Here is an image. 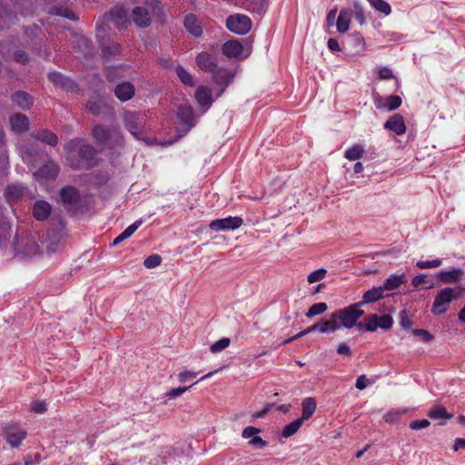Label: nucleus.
I'll use <instances>...</instances> for the list:
<instances>
[{"instance_id": "1", "label": "nucleus", "mask_w": 465, "mask_h": 465, "mask_svg": "<svg viewBox=\"0 0 465 465\" xmlns=\"http://www.w3.org/2000/svg\"><path fill=\"white\" fill-rule=\"evenodd\" d=\"M64 242V234H14L12 247L16 253L30 257L55 252Z\"/></svg>"}, {"instance_id": "2", "label": "nucleus", "mask_w": 465, "mask_h": 465, "mask_svg": "<svg viewBox=\"0 0 465 465\" xmlns=\"http://www.w3.org/2000/svg\"><path fill=\"white\" fill-rule=\"evenodd\" d=\"M59 203L71 216L85 218L94 212V202L90 194L81 193L73 185H65L59 190Z\"/></svg>"}, {"instance_id": "3", "label": "nucleus", "mask_w": 465, "mask_h": 465, "mask_svg": "<svg viewBox=\"0 0 465 465\" xmlns=\"http://www.w3.org/2000/svg\"><path fill=\"white\" fill-rule=\"evenodd\" d=\"M66 160L74 170H89L97 164L96 150L81 138H74L64 145Z\"/></svg>"}, {"instance_id": "4", "label": "nucleus", "mask_w": 465, "mask_h": 465, "mask_svg": "<svg viewBox=\"0 0 465 465\" xmlns=\"http://www.w3.org/2000/svg\"><path fill=\"white\" fill-rule=\"evenodd\" d=\"M92 136L94 141L110 149L122 147L124 144L123 134L116 128H108L102 124H95L92 130Z\"/></svg>"}, {"instance_id": "5", "label": "nucleus", "mask_w": 465, "mask_h": 465, "mask_svg": "<svg viewBox=\"0 0 465 465\" xmlns=\"http://www.w3.org/2000/svg\"><path fill=\"white\" fill-rule=\"evenodd\" d=\"M123 122L125 129L138 141H144L143 132L146 124V115L138 112L125 111L123 114Z\"/></svg>"}, {"instance_id": "6", "label": "nucleus", "mask_w": 465, "mask_h": 465, "mask_svg": "<svg viewBox=\"0 0 465 465\" xmlns=\"http://www.w3.org/2000/svg\"><path fill=\"white\" fill-rule=\"evenodd\" d=\"M3 438L13 449L19 448L26 439L28 432L17 422H10L3 427Z\"/></svg>"}, {"instance_id": "7", "label": "nucleus", "mask_w": 465, "mask_h": 465, "mask_svg": "<svg viewBox=\"0 0 465 465\" xmlns=\"http://www.w3.org/2000/svg\"><path fill=\"white\" fill-rule=\"evenodd\" d=\"M334 314L341 327L350 329L358 324L357 321L364 314V311L359 307V304L353 303L334 312Z\"/></svg>"}, {"instance_id": "8", "label": "nucleus", "mask_w": 465, "mask_h": 465, "mask_svg": "<svg viewBox=\"0 0 465 465\" xmlns=\"http://www.w3.org/2000/svg\"><path fill=\"white\" fill-rule=\"evenodd\" d=\"M460 295V292L455 293L452 288L442 289L435 297L431 312L435 315L446 312L451 301L458 299Z\"/></svg>"}, {"instance_id": "9", "label": "nucleus", "mask_w": 465, "mask_h": 465, "mask_svg": "<svg viewBox=\"0 0 465 465\" xmlns=\"http://www.w3.org/2000/svg\"><path fill=\"white\" fill-rule=\"evenodd\" d=\"M225 24L229 31L242 35L249 33L252 25L251 18L242 14L228 16Z\"/></svg>"}, {"instance_id": "10", "label": "nucleus", "mask_w": 465, "mask_h": 465, "mask_svg": "<svg viewBox=\"0 0 465 465\" xmlns=\"http://www.w3.org/2000/svg\"><path fill=\"white\" fill-rule=\"evenodd\" d=\"M177 118L183 127V134H187L196 124L193 108L189 104L179 105Z\"/></svg>"}, {"instance_id": "11", "label": "nucleus", "mask_w": 465, "mask_h": 465, "mask_svg": "<svg viewBox=\"0 0 465 465\" xmlns=\"http://www.w3.org/2000/svg\"><path fill=\"white\" fill-rule=\"evenodd\" d=\"M48 80L58 88L66 92L76 93L79 91V86L76 82L63 74L60 72H51L48 74Z\"/></svg>"}, {"instance_id": "12", "label": "nucleus", "mask_w": 465, "mask_h": 465, "mask_svg": "<svg viewBox=\"0 0 465 465\" xmlns=\"http://www.w3.org/2000/svg\"><path fill=\"white\" fill-rule=\"evenodd\" d=\"M19 151L24 163L28 166H35L42 153V150L36 143H25L20 146Z\"/></svg>"}, {"instance_id": "13", "label": "nucleus", "mask_w": 465, "mask_h": 465, "mask_svg": "<svg viewBox=\"0 0 465 465\" xmlns=\"http://www.w3.org/2000/svg\"><path fill=\"white\" fill-rule=\"evenodd\" d=\"M59 172V164L53 160H49L34 173V177L39 182L51 181L58 176Z\"/></svg>"}, {"instance_id": "14", "label": "nucleus", "mask_w": 465, "mask_h": 465, "mask_svg": "<svg viewBox=\"0 0 465 465\" xmlns=\"http://www.w3.org/2000/svg\"><path fill=\"white\" fill-rule=\"evenodd\" d=\"M243 223V220L241 217L235 216V217H226L223 219H217L214 221H212L208 227L212 231H222V230H236L241 227V225Z\"/></svg>"}, {"instance_id": "15", "label": "nucleus", "mask_w": 465, "mask_h": 465, "mask_svg": "<svg viewBox=\"0 0 465 465\" xmlns=\"http://www.w3.org/2000/svg\"><path fill=\"white\" fill-rule=\"evenodd\" d=\"M195 62L201 70L209 73L215 70L218 64L217 59L207 52L199 53L195 58Z\"/></svg>"}, {"instance_id": "16", "label": "nucleus", "mask_w": 465, "mask_h": 465, "mask_svg": "<svg viewBox=\"0 0 465 465\" xmlns=\"http://www.w3.org/2000/svg\"><path fill=\"white\" fill-rule=\"evenodd\" d=\"M135 94L134 85L130 82H123L114 87V95L121 102H127L131 100Z\"/></svg>"}, {"instance_id": "17", "label": "nucleus", "mask_w": 465, "mask_h": 465, "mask_svg": "<svg viewBox=\"0 0 465 465\" xmlns=\"http://www.w3.org/2000/svg\"><path fill=\"white\" fill-rule=\"evenodd\" d=\"M12 130L16 134H23L29 129V120L26 115L17 113L9 117Z\"/></svg>"}, {"instance_id": "18", "label": "nucleus", "mask_w": 465, "mask_h": 465, "mask_svg": "<svg viewBox=\"0 0 465 465\" xmlns=\"http://www.w3.org/2000/svg\"><path fill=\"white\" fill-rule=\"evenodd\" d=\"M222 52L228 58H237L242 54L243 47L238 40H229L223 45Z\"/></svg>"}, {"instance_id": "19", "label": "nucleus", "mask_w": 465, "mask_h": 465, "mask_svg": "<svg viewBox=\"0 0 465 465\" xmlns=\"http://www.w3.org/2000/svg\"><path fill=\"white\" fill-rule=\"evenodd\" d=\"M52 211L50 203L45 200H38L35 202L33 207V215L38 221L46 220Z\"/></svg>"}, {"instance_id": "20", "label": "nucleus", "mask_w": 465, "mask_h": 465, "mask_svg": "<svg viewBox=\"0 0 465 465\" xmlns=\"http://www.w3.org/2000/svg\"><path fill=\"white\" fill-rule=\"evenodd\" d=\"M183 25L186 31L194 37H200L203 34L201 23L193 14H189L184 17Z\"/></svg>"}, {"instance_id": "21", "label": "nucleus", "mask_w": 465, "mask_h": 465, "mask_svg": "<svg viewBox=\"0 0 465 465\" xmlns=\"http://www.w3.org/2000/svg\"><path fill=\"white\" fill-rule=\"evenodd\" d=\"M384 128L394 132L398 135L403 134L406 132L403 117L399 114L391 116L384 124Z\"/></svg>"}, {"instance_id": "22", "label": "nucleus", "mask_w": 465, "mask_h": 465, "mask_svg": "<svg viewBox=\"0 0 465 465\" xmlns=\"http://www.w3.org/2000/svg\"><path fill=\"white\" fill-rule=\"evenodd\" d=\"M212 73L214 83L223 88L227 87L233 79V74L225 68L217 66Z\"/></svg>"}, {"instance_id": "23", "label": "nucleus", "mask_w": 465, "mask_h": 465, "mask_svg": "<svg viewBox=\"0 0 465 465\" xmlns=\"http://www.w3.org/2000/svg\"><path fill=\"white\" fill-rule=\"evenodd\" d=\"M133 19L139 27H147L151 24L150 15L143 6H136L133 9Z\"/></svg>"}, {"instance_id": "24", "label": "nucleus", "mask_w": 465, "mask_h": 465, "mask_svg": "<svg viewBox=\"0 0 465 465\" xmlns=\"http://www.w3.org/2000/svg\"><path fill=\"white\" fill-rule=\"evenodd\" d=\"M194 97L198 104L203 107L209 108L213 104L212 92L206 86L201 85L197 87Z\"/></svg>"}, {"instance_id": "25", "label": "nucleus", "mask_w": 465, "mask_h": 465, "mask_svg": "<svg viewBox=\"0 0 465 465\" xmlns=\"http://www.w3.org/2000/svg\"><path fill=\"white\" fill-rule=\"evenodd\" d=\"M407 282L406 276L404 273H401L400 275H391L390 278H388L383 286H380V299L382 298V292L384 290L387 291H392L397 289L401 283H404Z\"/></svg>"}, {"instance_id": "26", "label": "nucleus", "mask_w": 465, "mask_h": 465, "mask_svg": "<svg viewBox=\"0 0 465 465\" xmlns=\"http://www.w3.org/2000/svg\"><path fill=\"white\" fill-rule=\"evenodd\" d=\"M13 103L22 109H29L33 105V97L24 91H17L11 95Z\"/></svg>"}, {"instance_id": "27", "label": "nucleus", "mask_w": 465, "mask_h": 465, "mask_svg": "<svg viewBox=\"0 0 465 465\" xmlns=\"http://www.w3.org/2000/svg\"><path fill=\"white\" fill-rule=\"evenodd\" d=\"M352 11L341 9L336 21V26L339 33H346L350 28Z\"/></svg>"}, {"instance_id": "28", "label": "nucleus", "mask_w": 465, "mask_h": 465, "mask_svg": "<svg viewBox=\"0 0 465 465\" xmlns=\"http://www.w3.org/2000/svg\"><path fill=\"white\" fill-rule=\"evenodd\" d=\"M26 190V187L21 184H9L5 191V198L10 202L17 201L25 195Z\"/></svg>"}, {"instance_id": "29", "label": "nucleus", "mask_w": 465, "mask_h": 465, "mask_svg": "<svg viewBox=\"0 0 465 465\" xmlns=\"http://www.w3.org/2000/svg\"><path fill=\"white\" fill-rule=\"evenodd\" d=\"M302 413L300 418L303 422L310 420L316 411V401L312 397H307L302 401Z\"/></svg>"}, {"instance_id": "30", "label": "nucleus", "mask_w": 465, "mask_h": 465, "mask_svg": "<svg viewBox=\"0 0 465 465\" xmlns=\"http://www.w3.org/2000/svg\"><path fill=\"white\" fill-rule=\"evenodd\" d=\"M32 136H34L36 141L47 143L53 147H54L58 143L57 135L47 129H43L39 131L37 134H32Z\"/></svg>"}, {"instance_id": "31", "label": "nucleus", "mask_w": 465, "mask_h": 465, "mask_svg": "<svg viewBox=\"0 0 465 465\" xmlns=\"http://www.w3.org/2000/svg\"><path fill=\"white\" fill-rule=\"evenodd\" d=\"M463 275V271L460 269H453L451 271L440 272L438 273L437 278L443 283L457 282Z\"/></svg>"}, {"instance_id": "32", "label": "nucleus", "mask_w": 465, "mask_h": 465, "mask_svg": "<svg viewBox=\"0 0 465 465\" xmlns=\"http://www.w3.org/2000/svg\"><path fill=\"white\" fill-rule=\"evenodd\" d=\"M320 322V332L321 333H331L341 328L334 312L330 316L329 320H322Z\"/></svg>"}, {"instance_id": "33", "label": "nucleus", "mask_w": 465, "mask_h": 465, "mask_svg": "<svg viewBox=\"0 0 465 465\" xmlns=\"http://www.w3.org/2000/svg\"><path fill=\"white\" fill-rule=\"evenodd\" d=\"M268 8V0H247L246 9L250 12L262 15Z\"/></svg>"}, {"instance_id": "34", "label": "nucleus", "mask_w": 465, "mask_h": 465, "mask_svg": "<svg viewBox=\"0 0 465 465\" xmlns=\"http://www.w3.org/2000/svg\"><path fill=\"white\" fill-rule=\"evenodd\" d=\"M364 152V147L356 143L344 152V157L350 161H356L363 156Z\"/></svg>"}, {"instance_id": "35", "label": "nucleus", "mask_w": 465, "mask_h": 465, "mask_svg": "<svg viewBox=\"0 0 465 465\" xmlns=\"http://www.w3.org/2000/svg\"><path fill=\"white\" fill-rule=\"evenodd\" d=\"M303 421L301 419H296L288 425H286L282 430V436L284 438H290L293 436L298 430L302 427Z\"/></svg>"}, {"instance_id": "36", "label": "nucleus", "mask_w": 465, "mask_h": 465, "mask_svg": "<svg viewBox=\"0 0 465 465\" xmlns=\"http://www.w3.org/2000/svg\"><path fill=\"white\" fill-rule=\"evenodd\" d=\"M176 74L180 81L187 86H193L194 85V80L193 75L187 72L182 65H178L175 68Z\"/></svg>"}, {"instance_id": "37", "label": "nucleus", "mask_w": 465, "mask_h": 465, "mask_svg": "<svg viewBox=\"0 0 465 465\" xmlns=\"http://www.w3.org/2000/svg\"><path fill=\"white\" fill-rule=\"evenodd\" d=\"M378 301V287L373 286L371 290L365 292L362 296V300L359 302H356V304H359V307L371 303L375 302Z\"/></svg>"}, {"instance_id": "38", "label": "nucleus", "mask_w": 465, "mask_h": 465, "mask_svg": "<svg viewBox=\"0 0 465 465\" xmlns=\"http://www.w3.org/2000/svg\"><path fill=\"white\" fill-rule=\"evenodd\" d=\"M121 45L116 42H113L107 45L102 46V54L104 58L109 59L121 52Z\"/></svg>"}, {"instance_id": "39", "label": "nucleus", "mask_w": 465, "mask_h": 465, "mask_svg": "<svg viewBox=\"0 0 465 465\" xmlns=\"http://www.w3.org/2000/svg\"><path fill=\"white\" fill-rule=\"evenodd\" d=\"M367 322H359L357 324L358 328L361 331H373L378 329V314L374 313L371 317H369Z\"/></svg>"}, {"instance_id": "40", "label": "nucleus", "mask_w": 465, "mask_h": 465, "mask_svg": "<svg viewBox=\"0 0 465 465\" xmlns=\"http://www.w3.org/2000/svg\"><path fill=\"white\" fill-rule=\"evenodd\" d=\"M401 104V98L399 95H390L386 97L382 103V107L389 111H392L400 107Z\"/></svg>"}, {"instance_id": "41", "label": "nucleus", "mask_w": 465, "mask_h": 465, "mask_svg": "<svg viewBox=\"0 0 465 465\" xmlns=\"http://www.w3.org/2000/svg\"><path fill=\"white\" fill-rule=\"evenodd\" d=\"M428 416L430 419H435V420L440 419V418H445V419L450 420L453 417L452 414H449L446 411V409L443 406H436L435 408L431 409L429 411Z\"/></svg>"}, {"instance_id": "42", "label": "nucleus", "mask_w": 465, "mask_h": 465, "mask_svg": "<svg viewBox=\"0 0 465 465\" xmlns=\"http://www.w3.org/2000/svg\"><path fill=\"white\" fill-rule=\"evenodd\" d=\"M91 181L95 186H103L109 181V173L104 171H98L92 173Z\"/></svg>"}, {"instance_id": "43", "label": "nucleus", "mask_w": 465, "mask_h": 465, "mask_svg": "<svg viewBox=\"0 0 465 465\" xmlns=\"http://www.w3.org/2000/svg\"><path fill=\"white\" fill-rule=\"evenodd\" d=\"M327 304L325 302H318L310 307L308 312L305 313L306 317L312 318L317 315H321L327 311Z\"/></svg>"}, {"instance_id": "44", "label": "nucleus", "mask_w": 465, "mask_h": 465, "mask_svg": "<svg viewBox=\"0 0 465 465\" xmlns=\"http://www.w3.org/2000/svg\"><path fill=\"white\" fill-rule=\"evenodd\" d=\"M314 331H320V322H318L317 323L306 328L305 330L300 331L299 333L290 337L289 339L285 340L284 341H282V344H286V343H289L291 341H293L301 337H303Z\"/></svg>"}, {"instance_id": "45", "label": "nucleus", "mask_w": 465, "mask_h": 465, "mask_svg": "<svg viewBox=\"0 0 465 465\" xmlns=\"http://www.w3.org/2000/svg\"><path fill=\"white\" fill-rule=\"evenodd\" d=\"M51 13L53 15H55L58 16L65 17L72 21H75L77 19L76 15H74V13L73 11L69 10L68 8H64V7H54V8H52Z\"/></svg>"}, {"instance_id": "46", "label": "nucleus", "mask_w": 465, "mask_h": 465, "mask_svg": "<svg viewBox=\"0 0 465 465\" xmlns=\"http://www.w3.org/2000/svg\"><path fill=\"white\" fill-rule=\"evenodd\" d=\"M231 343V340L229 338H222L218 341H216L214 343H213L210 346V351L213 353H217L219 351H222L223 350L226 349Z\"/></svg>"}, {"instance_id": "47", "label": "nucleus", "mask_w": 465, "mask_h": 465, "mask_svg": "<svg viewBox=\"0 0 465 465\" xmlns=\"http://www.w3.org/2000/svg\"><path fill=\"white\" fill-rule=\"evenodd\" d=\"M30 411L35 414H44L47 411V404L45 401H34L30 404Z\"/></svg>"}, {"instance_id": "48", "label": "nucleus", "mask_w": 465, "mask_h": 465, "mask_svg": "<svg viewBox=\"0 0 465 465\" xmlns=\"http://www.w3.org/2000/svg\"><path fill=\"white\" fill-rule=\"evenodd\" d=\"M161 262L162 257L159 254H153L144 259L143 265L146 269H153L159 266Z\"/></svg>"}, {"instance_id": "49", "label": "nucleus", "mask_w": 465, "mask_h": 465, "mask_svg": "<svg viewBox=\"0 0 465 465\" xmlns=\"http://www.w3.org/2000/svg\"><path fill=\"white\" fill-rule=\"evenodd\" d=\"M327 271L323 268L317 269L308 275V282L310 283L317 282L326 276Z\"/></svg>"}, {"instance_id": "50", "label": "nucleus", "mask_w": 465, "mask_h": 465, "mask_svg": "<svg viewBox=\"0 0 465 465\" xmlns=\"http://www.w3.org/2000/svg\"><path fill=\"white\" fill-rule=\"evenodd\" d=\"M86 110L94 115H99L102 113V104L96 101H89L86 104Z\"/></svg>"}, {"instance_id": "51", "label": "nucleus", "mask_w": 465, "mask_h": 465, "mask_svg": "<svg viewBox=\"0 0 465 465\" xmlns=\"http://www.w3.org/2000/svg\"><path fill=\"white\" fill-rule=\"evenodd\" d=\"M145 5L156 15H159L163 11V6L159 0H145Z\"/></svg>"}, {"instance_id": "52", "label": "nucleus", "mask_w": 465, "mask_h": 465, "mask_svg": "<svg viewBox=\"0 0 465 465\" xmlns=\"http://www.w3.org/2000/svg\"><path fill=\"white\" fill-rule=\"evenodd\" d=\"M353 8H354V15H355L356 20L361 25H362L365 21L364 11H363L362 7L361 6V5L359 3L355 2L353 5Z\"/></svg>"}, {"instance_id": "53", "label": "nucleus", "mask_w": 465, "mask_h": 465, "mask_svg": "<svg viewBox=\"0 0 465 465\" xmlns=\"http://www.w3.org/2000/svg\"><path fill=\"white\" fill-rule=\"evenodd\" d=\"M441 264V261L440 259H436L433 261H428V262H422L420 261L417 262V266L420 269H427V268H435Z\"/></svg>"}, {"instance_id": "54", "label": "nucleus", "mask_w": 465, "mask_h": 465, "mask_svg": "<svg viewBox=\"0 0 465 465\" xmlns=\"http://www.w3.org/2000/svg\"><path fill=\"white\" fill-rule=\"evenodd\" d=\"M412 333L420 336L424 341H430L433 339V335L423 329H413Z\"/></svg>"}, {"instance_id": "55", "label": "nucleus", "mask_w": 465, "mask_h": 465, "mask_svg": "<svg viewBox=\"0 0 465 465\" xmlns=\"http://www.w3.org/2000/svg\"><path fill=\"white\" fill-rule=\"evenodd\" d=\"M380 79H394L395 85L398 86V80L395 78L392 71L390 68H380Z\"/></svg>"}, {"instance_id": "56", "label": "nucleus", "mask_w": 465, "mask_h": 465, "mask_svg": "<svg viewBox=\"0 0 465 465\" xmlns=\"http://www.w3.org/2000/svg\"><path fill=\"white\" fill-rule=\"evenodd\" d=\"M392 322V318L390 315H380V329L388 330L391 327Z\"/></svg>"}, {"instance_id": "57", "label": "nucleus", "mask_w": 465, "mask_h": 465, "mask_svg": "<svg viewBox=\"0 0 465 465\" xmlns=\"http://www.w3.org/2000/svg\"><path fill=\"white\" fill-rule=\"evenodd\" d=\"M14 60L22 64H25L28 63V55L23 50H18L14 54Z\"/></svg>"}, {"instance_id": "58", "label": "nucleus", "mask_w": 465, "mask_h": 465, "mask_svg": "<svg viewBox=\"0 0 465 465\" xmlns=\"http://www.w3.org/2000/svg\"><path fill=\"white\" fill-rule=\"evenodd\" d=\"M190 387H178L173 388L166 392V396L170 399L181 396L183 392L188 391Z\"/></svg>"}, {"instance_id": "59", "label": "nucleus", "mask_w": 465, "mask_h": 465, "mask_svg": "<svg viewBox=\"0 0 465 465\" xmlns=\"http://www.w3.org/2000/svg\"><path fill=\"white\" fill-rule=\"evenodd\" d=\"M261 430L255 427H252V426H249V427H246L243 430H242V438L244 439H252L253 438L256 434H258Z\"/></svg>"}, {"instance_id": "60", "label": "nucleus", "mask_w": 465, "mask_h": 465, "mask_svg": "<svg viewBox=\"0 0 465 465\" xmlns=\"http://www.w3.org/2000/svg\"><path fill=\"white\" fill-rule=\"evenodd\" d=\"M371 383V382L369 381V379H367L365 375H361L356 380L355 387L358 390L362 391Z\"/></svg>"}, {"instance_id": "61", "label": "nucleus", "mask_w": 465, "mask_h": 465, "mask_svg": "<svg viewBox=\"0 0 465 465\" xmlns=\"http://www.w3.org/2000/svg\"><path fill=\"white\" fill-rule=\"evenodd\" d=\"M429 425L430 421L428 420H418L411 421L410 424V428L412 430H420L427 428Z\"/></svg>"}, {"instance_id": "62", "label": "nucleus", "mask_w": 465, "mask_h": 465, "mask_svg": "<svg viewBox=\"0 0 465 465\" xmlns=\"http://www.w3.org/2000/svg\"><path fill=\"white\" fill-rule=\"evenodd\" d=\"M400 318H401V325L402 328L407 329L412 325V322L410 321L407 312L405 310L401 312Z\"/></svg>"}, {"instance_id": "63", "label": "nucleus", "mask_w": 465, "mask_h": 465, "mask_svg": "<svg viewBox=\"0 0 465 465\" xmlns=\"http://www.w3.org/2000/svg\"><path fill=\"white\" fill-rule=\"evenodd\" d=\"M249 444L258 446L259 448H264L267 446L268 443L267 441L263 440L261 437L255 435L253 438L250 440Z\"/></svg>"}, {"instance_id": "64", "label": "nucleus", "mask_w": 465, "mask_h": 465, "mask_svg": "<svg viewBox=\"0 0 465 465\" xmlns=\"http://www.w3.org/2000/svg\"><path fill=\"white\" fill-rule=\"evenodd\" d=\"M337 352L341 355H345V356L351 355V348L345 342H342L338 346Z\"/></svg>"}]
</instances>
